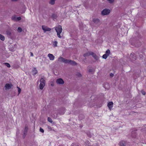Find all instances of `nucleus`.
I'll return each mask as SVG.
<instances>
[{
  "label": "nucleus",
  "mask_w": 146,
  "mask_h": 146,
  "mask_svg": "<svg viewBox=\"0 0 146 146\" xmlns=\"http://www.w3.org/2000/svg\"><path fill=\"white\" fill-rule=\"evenodd\" d=\"M55 30L57 33V36L59 38H61V36L60 34L62 33V27L60 25H58L55 27Z\"/></svg>",
  "instance_id": "f257e3e1"
},
{
  "label": "nucleus",
  "mask_w": 146,
  "mask_h": 146,
  "mask_svg": "<svg viewBox=\"0 0 146 146\" xmlns=\"http://www.w3.org/2000/svg\"><path fill=\"white\" fill-rule=\"evenodd\" d=\"M40 88L41 90H42L45 85V81L44 78H42L40 80Z\"/></svg>",
  "instance_id": "f03ea898"
},
{
  "label": "nucleus",
  "mask_w": 146,
  "mask_h": 146,
  "mask_svg": "<svg viewBox=\"0 0 146 146\" xmlns=\"http://www.w3.org/2000/svg\"><path fill=\"white\" fill-rule=\"evenodd\" d=\"M110 12V9H103L101 12V15L103 16L108 15L109 14Z\"/></svg>",
  "instance_id": "7ed1b4c3"
},
{
  "label": "nucleus",
  "mask_w": 146,
  "mask_h": 146,
  "mask_svg": "<svg viewBox=\"0 0 146 146\" xmlns=\"http://www.w3.org/2000/svg\"><path fill=\"white\" fill-rule=\"evenodd\" d=\"M59 60L61 62L66 64H69L70 60L66 59L61 57L59 58Z\"/></svg>",
  "instance_id": "20e7f679"
},
{
  "label": "nucleus",
  "mask_w": 146,
  "mask_h": 146,
  "mask_svg": "<svg viewBox=\"0 0 146 146\" xmlns=\"http://www.w3.org/2000/svg\"><path fill=\"white\" fill-rule=\"evenodd\" d=\"M93 22L96 24L97 26H99L101 24V22L99 19L97 18H94L93 19Z\"/></svg>",
  "instance_id": "39448f33"
},
{
  "label": "nucleus",
  "mask_w": 146,
  "mask_h": 146,
  "mask_svg": "<svg viewBox=\"0 0 146 146\" xmlns=\"http://www.w3.org/2000/svg\"><path fill=\"white\" fill-rule=\"evenodd\" d=\"M42 29L43 30L44 33H45L46 31H50L51 30V29L48 27L43 25L42 27Z\"/></svg>",
  "instance_id": "423d86ee"
},
{
  "label": "nucleus",
  "mask_w": 146,
  "mask_h": 146,
  "mask_svg": "<svg viewBox=\"0 0 146 146\" xmlns=\"http://www.w3.org/2000/svg\"><path fill=\"white\" fill-rule=\"evenodd\" d=\"M56 83L57 84L62 85L64 84V81L63 79L62 78H58L56 80Z\"/></svg>",
  "instance_id": "0eeeda50"
},
{
  "label": "nucleus",
  "mask_w": 146,
  "mask_h": 146,
  "mask_svg": "<svg viewBox=\"0 0 146 146\" xmlns=\"http://www.w3.org/2000/svg\"><path fill=\"white\" fill-rule=\"evenodd\" d=\"M12 85L11 84H7L5 86V89L6 90H8L11 88Z\"/></svg>",
  "instance_id": "6e6552de"
},
{
  "label": "nucleus",
  "mask_w": 146,
  "mask_h": 146,
  "mask_svg": "<svg viewBox=\"0 0 146 146\" xmlns=\"http://www.w3.org/2000/svg\"><path fill=\"white\" fill-rule=\"evenodd\" d=\"M130 59L133 61H134L136 59V56L134 53L131 54H130Z\"/></svg>",
  "instance_id": "1a4fd4ad"
},
{
  "label": "nucleus",
  "mask_w": 146,
  "mask_h": 146,
  "mask_svg": "<svg viewBox=\"0 0 146 146\" xmlns=\"http://www.w3.org/2000/svg\"><path fill=\"white\" fill-rule=\"evenodd\" d=\"M48 56L49 57L50 60H54L55 58L54 56L51 54H48Z\"/></svg>",
  "instance_id": "9d476101"
},
{
  "label": "nucleus",
  "mask_w": 146,
  "mask_h": 146,
  "mask_svg": "<svg viewBox=\"0 0 146 146\" xmlns=\"http://www.w3.org/2000/svg\"><path fill=\"white\" fill-rule=\"evenodd\" d=\"M28 128H25L23 136V139H24L25 138V136L27 134V133L28 131Z\"/></svg>",
  "instance_id": "9b49d317"
},
{
  "label": "nucleus",
  "mask_w": 146,
  "mask_h": 146,
  "mask_svg": "<svg viewBox=\"0 0 146 146\" xmlns=\"http://www.w3.org/2000/svg\"><path fill=\"white\" fill-rule=\"evenodd\" d=\"M52 43L53 47H56L57 46L58 42L56 40H54V41L52 42Z\"/></svg>",
  "instance_id": "f8f14e48"
},
{
  "label": "nucleus",
  "mask_w": 146,
  "mask_h": 146,
  "mask_svg": "<svg viewBox=\"0 0 146 146\" xmlns=\"http://www.w3.org/2000/svg\"><path fill=\"white\" fill-rule=\"evenodd\" d=\"M113 103L112 102H110L108 104V106L109 107V109H111L113 107Z\"/></svg>",
  "instance_id": "ddd939ff"
},
{
  "label": "nucleus",
  "mask_w": 146,
  "mask_h": 146,
  "mask_svg": "<svg viewBox=\"0 0 146 146\" xmlns=\"http://www.w3.org/2000/svg\"><path fill=\"white\" fill-rule=\"evenodd\" d=\"M92 56L96 60H97L99 59V58L98 56L92 52Z\"/></svg>",
  "instance_id": "4468645a"
},
{
  "label": "nucleus",
  "mask_w": 146,
  "mask_h": 146,
  "mask_svg": "<svg viewBox=\"0 0 146 146\" xmlns=\"http://www.w3.org/2000/svg\"><path fill=\"white\" fill-rule=\"evenodd\" d=\"M37 73V71L36 68H33L32 70V74L33 75L36 74Z\"/></svg>",
  "instance_id": "2eb2a0df"
},
{
  "label": "nucleus",
  "mask_w": 146,
  "mask_h": 146,
  "mask_svg": "<svg viewBox=\"0 0 146 146\" xmlns=\"http://www.w3.org/2000/svg\"><path fill=\"white\" fill-rule=\"evenodd\" d=\"M72 65H75L76 64V63L74 61L70 60L69 64Z\"/></svg>",
  "instance_id": "dca6fc26"
},
{
  "label": "nucleus",
  "mask_w": 146,
  "mask_h": 146,
  "mask_svg": "<svg viewBox=\"0 0 146 146\" xmlns=\"http://www.w3.org/2000/svg\"><path fill=\"white\" fill-rule=\"evenodd\" d=\"M131 136L133 138H135L136 135V133L135 131H133L131 133Z\"/></svg>",
  "instance_id": "f3484780"
},
{
  "label": "nucleus",
  "mask_w": 146,
  "mask_h": 146,
  "mask_svg": "<svg viewBox=\"0 0 146 146\" xmlns=\"http://www.w3.org/2000/svg\"><path fill=\"white\" fill-rule=\"evenodd\" d=\"M125 142L123 141H121L119 143V146H125Z\"/></svg>",
  "instance_id": "a211bd4d"
},
{
  "label": "nucleus",
  "mask_w": 146,
  "mask_h": 146,
  "mask_svg": "<svg viewBox=\"0 0 146 146\" xmlns=\"http://www.w3.org/2000/svg\"><path fill=\"white\" fill-rule=\"evenodd\" d=\"M0 39L3 41L5 40V38L4 36L0 34Z\"/></svg>",
  "instance_id": "6ab92c4d"
},
{
  "label": "nucleus",
  "mask_w": 146,
  "mask_h": 146,
  "mask_svg": "<svg viewBox=\"0 0 146 146\" xmlns=\"http://www.w3.org/2000/svg\"><path fill=\"white\" fill-rule=\"evenodd\" d=\"M56 0H50V3L51 5H54L55 3V1Z\"/></svg>",
  "instance_id": "aec40b11"
},
{
  "label": "nucleus",
  "mask_w": 146,
  "mask_h": 146,
  "mask_svg": "<svg viewBox=\"0 0 146 146\" xmlns=\"http://www.w3.org/2000/svg\"><path fill=\"white\" fill-rule=\"evenodd\" d=\"M108 56L106 54H105L103 55L102 57L104 59H106Z\"/></svg>",
  "instance_id": "412c9836"
},
{
  "label": "nucleus",
  "mask_w": 146,
  "mask_h": 146,
  "mask_svg": "<svg viewBox=\"0 0 146 146\" xmlns=\"http://www.w3.org/2000/svg\"><path fill=\"white\" fill-rule=\"evenodd\" d=\"M90 55V53L89 52H87L84 54V56L85 57Z\"/></svg>",
  "instance_id": "4be33fe9"
},
{
  "label": "nucleus",
  "mask_w": 146,
  "mask_h": 146,
  "mask_svg": "<svg viewBox=\"0 0 146 146\" xmlns=\"http://www.w3.org/2000/svg\"><path fill=\"white\" fill-rule=\"evenodd\" d=\"M4 64L8 68H10L11 67L10 64L8 63H4Z\"/></svg>",
  "instance_id": "5701e85b"
},
{
  "label": "nucleus",
  "mask_w": 146,
  "mask_h": 146,
  "mask_svg": "<svg viewBox=\"0 0 146 146\" xmlns=\"http://www.w3.org/2000/svg\"><path fill=\"white\" fill-rule=\"evenodd\" d=\"M110 53V51L108 49L106 51L105 54H106L107 55H108V56H109Z\"/></svg>",
  "instance_id": "b1692460"
},
{
  "label": "nucleus",
  "mask_w": 146,
  "mask_h": 146,
  "mask_svg": "<svg viewBox=\"0 0 146 146\" xmlns=\"http://www.w3.org/2000/svg\"><path fill=\"white\" fill-rule=\"evenodd\" d=\"M17 18V17L15 16H14L12 17V19L13 20L16 21Z\"/></svg>",
  "instance_id": "393cba45"
},
{
  "label": "nucleus",
  "mask_w": 146,
  "mask_h": 146,
  "mask_svg": "<svg viewBox=\"0 0 146 146\" xmlns=\"http://www.w3.org/2000/svg\"><path fill=\"white\" fill-rule=\"evenodd\" d=\"M17 31L19 32H21L22 31V29L21 27H19L17 29Z\"/></svg>",
  "instance_id": "a878e982"
},
{
  "label": "nucleus",
  "mask_w": 146,
  "mask_h": 146,
  "mask_svg": "<svg viewBox=\"0 0 146 146\" xmlns=\"http://www.w3.org/2000/svg\"><path fill=\"white\" fill-rule=\"evenodd\" d=\"M48 121L51 123H52V119L50 117L48 118Z\"/></svg>",
  "instance_id": "bb28decb"
},
{
  "label": "nucleus",
  "mask_w": 146,
  "mask_h": 146,
  "mask_svg": "<svg viewBox=\"0 0 146 146\" xmlns=\"http://www.w3.org/2000/svg\"><path fill=\"white\" fill-rule=\"evenodd\" d=\"M21 19V18L20 17H17L16 21L20 20Z\"/></svg>",
  "instance_id": "cd10ccee"
},
{
  "label": "nucleus",
  "mask_w": 146,
  "mask_h": 146,
  "mask_svg": "<svg viewBox=\"0 0 146 146\" xmlns=\"http://www.w3.org/2000/svg\"><path fill=\"white\" fill-rule=\"evenodd\" d=\"M76 75H77V76H78L79 77H80L81 76V74L80 73H77V74Z\"/></svg>",
  "instance_id": "c85d7f7f"
},
{
  "label": "nucleus",
  "mask_w": 146,
  "mask_h": 146,
  "mask_svg": "<svg viewBox=\"0 0 146 146\" xmlns=\"http://www.w3.org/2000/svg\"><path fill=\"white\" fill-rule=\"evenodd\" d=\"M40 131L42 133H43L44 132V130L42 128H40Z\"/></svg>",
  "instance_id": "c756f323"
},
{
  "label": "nucleus",
  "mask_w": 146,
  "mask_h": 146,
  "mask_svg": "<svg viewBox=\"0 0 146 146\" xmlns=\"http://www.w3.org/2000/svg\"><path fill=\"white\" fill-rule=\"evenodd\" d=\"M17 88H18V92H19V94L21 92V89L20 88H18V87H17Z\"/></svg>",
  "instance_id": "7c9ffc66"
},
{
  "label": "nucleus",
  "mask_w": 146,
  "mask_h": 146,
  "mask_svg": "<svg viewBox=\"0 0 146 146\" xmlns=\"http://www.w3.org/2000/svg\"><path fill=\"white\" fill-rule=\"evenodd\" d=\"M110 3H112L114 1V0H107Z\"/></svg>",
  "instance_id": "2f4dec72"
},
{
  "label": "nucleus",
  "mask_w": 146,
  "mask_h": 146,
  "mask_svg": "<svg viewBox=\"0 0 146 146\" xmlns=\"http://www.w3.org/2000/svg\"><path fill=\"white\" fill-rule=\"evenodd\" d=\"M141 93L143 95H145V92L143 90L141 91Z\"/></svg>",
  "instance_id": "473e14b6"
},
{
  "label": "nucleus",
  "mask_w": 146,
  "mask_h": 146,
  "mask_svg": "<svg viewBox=\"0 0 146 146\" xmlns=\"http://www.w3.org/2000/svg\"><path fill=\"white\" fill-rule=\"evenodd\" d=\"M88 72H91V70L90 69H89V67L88 68Z\"/></svg>",
  "instance_id": "72a5a7b5"
},
{
  "label": "nucleus",
  "mask_w": 146,
  "mask_h": 146,
  "mask_svg": "<svg viewBox=\"0 0 146 146\" xmlns=\"http://www.w3.org/2000/svg\"><path fill=\"white\" fill-rule=\"evenodd\" d=\"M30 53H31V56H33V54L32 52H31Z\"/></svg>",
  "instance_id": "f704fd0d"
},
{
  "label": "nucleus",
  "mask_w": 146,
  "mask_h": 146,
  "mask_svg": "<svg viewBox=\"0 0 146 146\" xmlns=\"http://www.w3.org/2000/svg\"><path fill=\"white\" fill-rule=\"evenodd\" d=\"M110 76H113V74L112 73H111L110 74Z\"/></svg>",
  "instance_id": "c9c22d12"
},
{
  "label": "nucleus",
  "mask_w": 146,
  "mask_h": 146,
  "mask_svg": "<svg viewBox=\"0 0 146 146\" xmlns=\"http://www.w3.org/2000/svg\"><path fill=\"white\" fill-rule=\"evenodd\" d=\"M13 1H17V0H11Z\"/></svg>",
  "instance_id": "e433bc0d"
},
{
  "label": "nucleus",
  "mask_w": 146,
  "mask_h": 146,
  "mask_svg": "<svg viewBox=\"0 0 146 146\" xmlns=\"http://www.w3.org/2000/svg\"><path fill=\"white\" fill-rule=\"evenodd\" d=\"M51 85L52 86H54V84L53 83H52V84H51Z\"/></svg>",
  "instance_id": "4c0bfd02"
},
{
  "label": "nucleus",
  "mask_w": 146,
  "mask_h": 146,
  "mask_svg": "<svg viewBox=\"0 0 146 146\" xmlns=\"http://www.w3.org/2000/svg\"><path fill=\"white\" fill-rule=\"evenodd\" d=\"M87 135L88 136H90H90H89V135H88V133H87Z\"/></svg>",
  "instance_id": "58836bf2"
}]
</instances>
